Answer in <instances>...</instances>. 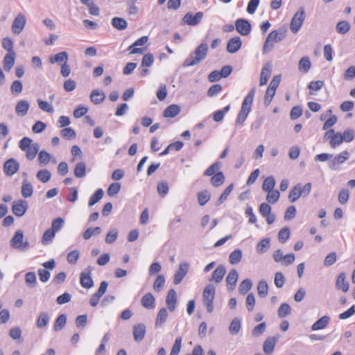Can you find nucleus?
Masks as SVG:
<instances>
[{
  "mask_svg": "<svg viewBox=\"0 0 355 355\" xmlns=\"http://www.w3.org/2000/svg\"><path fill=\"white\" fill-rule=\"evenodd\" d=\"M275 186V180L272 176H269L265 179L262 185L263 191H268L273 190Z\"/></svg>",
  "mask_w": 355,
  "mask_h": 355,
  "instance_id": "48",
  "label": "nucleus"
},
{
  "mask_svg": "<svg viewBox=\"0 0 355 355\" xmlns=\"http://www.w3.org/2000/svg\"><path fill=\"white\" fill-rule=\"evenodd\" d=\"M64 219L61 217H58V218H55L54 220H53L52 223H51V227L50 229L56 233L62 229V227H64Z\"/></svg>",
  "mask_w": 355,
  "mask_h": 355,
  "instance_id": "50",
  "label": "nucleus"
},
{
  "mask_svg": "<svg viewBox=\"0 0 355 355\" xmlns=\"http://www.w3.org/2000/svg\"><path fill=\"white\" fill-rule=\"evenodd\" d=\"M33 188L32 184L26 180H24L21 186V195L24 198H29L32 196Z\"/></svg>",
  "mask_w": 355,
  "mask_h": 355,
  "instance_id": "36",
  "label": "nucleus"
},
{
  "mask_svg": "<svg viewBox=\"0 0 355 355\" xmlns=\"http://www.w3.org/2000/svg\"><path fill=\"white\" fill-rule=\"evenodd\" d=\"M15 60V53L11 52L8 53L3 59V68L6 71H9L14 66Z\"/></svg>",
  "mask_w": 355,
  "mask_h": 355,
  "instance_id": "29",
  "label": "nucleus"
},
{
  "mask_svg": "<svg viewBox=\"0 0 355 355\" xmlns=\"http://www.w3.org/2000/svg\"><path fill=\"white\" fill-rule=\"evenodd\" d=\"M241 44L242 42L239 37H232L227 42V51L230 53H234L240 49Z\"/></svg>",
  "mask_w": 355,
  "mask_h": 355,
  "instance_id": "19",
  "label": "nucleus"
},
{
  "mask_svg": "<svg viewBox=\"0 0 355 355\" xmlns=\"http://www.w3.org/2000/svg\"><path fill=\"white\" fill-rule=\"evenodd\" d=\"M275 343L276 339L274 337H270L265 340L263 343V352L265 354H270L272 353Z\"/></svg>",
  "mask_w": 355,
  "mask_h": 355,
  "instance_id": "32",
  "label": "nucleus"
},
{
  "mask_svg": "<svg viewBox=\"0 0 355 355\" xmlns=\"http://www.w3.org/2000/svg\"><path fill=\"white\" fill-rule=\"evenodd\" d=\"M225 272L226 270L225 267L223 265H220L213 272L211 278L209 280L219 283L222 281Z\"/></svg>",
  "mask_w": 355,
  "mask_h": 355,
  "instance_id": "27",
  "label": "nucleus"
},
{
  "mask_svg": "<svg viewBox=\"0 0 355 355\" xmlns=\"http://www.w3.org/2000/svg\"><path fill=\"white\" fill-rule=\"evenodd\" d=\"M255 92L256 89L254 87L252 88L243 101L241 110L235 121L236 125H242L244 121L246 120L249 113L251 111Z\"/></svg>",
  "mask_w": 355,
  "mask_h": 355,
  "instance_id": "1",
  "label": "nucleus"
},
{
  "mask_svg": "<svg viewBox=\"0 0 355 355\" xmlns=\"http://www.w3.org/2000/svg\"><path fill=\"white\" fill-rule=\"evenodd\" d=\"M19 148L26 153V157L28 160H33L39 152L40 146L37 142H33V139L24 137L19 142Z\"/></svg>",
  "mask_w": 355,
  "mask_h": 355,
  "instance_id": "3",
  "label": "nucleus"
},
{
  "mask_svg": "<svg viewBox=\"0 0 355 355\" xmlns=\"http://www.w3.org/2000/svg\"><path fill=\"white\" fill-rule=\"evenodd\" d=\"M350 29V25L347 21H339L336 26V30L339 34L344 35Z\"/></svg>",
  "mask_w": 355,
  "mask_h": 355,
  "instance_id": "49",
  "label": "nucleus"
},
{
  "mask_svg": "<svg viewBox=\"0 0 355 355\" xmlns=\"http://www.w3.org/2000/svg\"><path fill=\"white\" fill-rule=\"evenodd\" d=\"M266 200L268 203L274 204L277 202L279 198V192L277 190L268 191Z\"/></svg>",
  "mask_w": 355,
  "mask_h": 355,
  "instance_id": "54",
  "label": "nucleus"
},
{
  "mask_svg": "<svg viewBox=\"0 0 355 355\" xmlns=\"http://www.w3.org/2000/svg\"><path fill=\"white\" fill-rule=\"evenodd\" d=\"M29 107V103L27 101L21 100L17 103L15 107V112L17 114L23 116L27 114Z\"/></svg>",
  "mask_w": 355,
  "mask_h": 355,
  "instance_id": "26",
  "label": "nucleus"
},
{
  "mask_svg": "<svg viewBox=\"0 0 355 355\" xmlns=\"http://www.w3.org/2000/svg\"><path fill=\"white\" fill-rule=\"evenodd\" d=\"M302 196V191H300V184H297L290 191L288 194V199L291 202H294Z\"/></svg>",
  "mask_w": 355,
  "mask_h": 355,
  "instance_id": "31",
  "label": "nucleus"
},
{
  "mask_svg": "<svg viewBox=\"0 0 355 355\" xmlns=\"http://www.w3.org/2000/svg\"><path fill=\"white\" fill-rule=\"evenodd\" d=\"M180 107L176 104H172L168 106L164 111L163 116L166 118H173L180 114Z\"/></svg>",
  "mask_w": 355,
  "mask_h": 355,
  "instance_id": "24",
  "label": "nucleus"
},
{
  "mask_svg": "<svg viewBox=\"0 0 355 355\" xmlns=\"http://www.w3.org/2000/svg\"><path fill=\"white\" fill-rule=\"evenodd\" d=\"M311 61L308 56H304L299 62L298 69L303 73H307L311 68Z\"/></svg>",
  "mask_w": 355,
  "mask_h": 355,
  "instance_id": "35",
  "label": "nucleus"
},
{
  "mask_svg": "<svg viewBox=\"0 0 355 355\" xmlns=\"http://www.w3.org/2000/svg\"><path fill=\"white\" fill-rule=\"evenodd\" d=\"M238 279H239L238 272L235 269H232L229 272V273L226 277V283H227V286L228 291L234 290L236 285V282L238 281Z\"/></svg>",
  "mask_w": 355,
  "mask_h": 355,
  "instance_id": "16",
  "label": "nucleus"
},
{
  "mask_svg": "<svg viewBox=\"0 0 355 355\" xmlns=\"http://www.w3.org/2000/svg\"><path fill=\"white\" fill-rule=\"evenodd\" d=\"M104 195V191L102 189H98L96 192L90 197L88 202V205L92 207L97 203L100 200L102 199Z\"/></svg>",
  "mask_w": 355,
  "mask_h": 355,
  "instance_id": "42",
  "label": "nucleus"
},
{
  "mask_svg": "<svg viewBox=\"0 0 355 355\" xmlns=\"http://www.w3.org/2000/svg\"><path fill=\"white\" fill-rule=\"evenodd\" d=\"M257 293L260 297H266L268 293V286L266 280L261 279L257 285Z\"/></svg>",
  "mask_w": 355,
  "mask_h": 355,
  "instance_id": "34",
  "label": "nucleus"
},
{
  "mask_svg": "<svg viewBox=\"0 0 355 355\" xmlns=\"http://www.w3.org/2000/svg\"><path fill=\"white\" fill-rule=\"evenodd\" d=\"M215 292L216 288L213 284H208L203 291L202 300L209 313L214 310L213 302L215 297Z\"/></svg>",
  "mask_w": 355,
  "mask_h": 355,
  "instance_id": "4",
  "label": "nucleus"
},
{
  "mask_svg": "<svg viewBox=\"0 0 355 355\" xmlns=\"http://www.w3.org/2000/svg\"><path fill=\"white\" fill-rule=\"evenodd\" d=\"M141 303L144 308L152 309L155 306V299L152 293H148L142 297Z\"/></svg>",
  "mask_w": 355,
  "mask_h": 355,
  "instance_id": "22",
  "label": "nucleus"
},
{
  "mask_svg": "<svg viewBox=\"0 0 355 355\" xmlns=\"http://www.w3.org/2000/svg\"><path fill=\"white\" fill-rule=\"evenodd\" d=\"M329 322L330 318L327 315H324L312 324L311 329L313 331L323 329L327 327Z\"/></svg>",
  "mask_w": 355,
  "mask_h": 355,
  "instance_id": "25",
  "label": "nucleus"
},
{
  "mask_svg": "<svg viewBox=\"0 0 355 355\" xmlns=\"http://www.w3.org/2000/svg\"><path fill=\"white\" fill-rule=\"evenodd\" d=\"M252 287V282L250 279H245L242 281L239 287V291L241 294H246Z\"/></svg>",
  "mask_w": 355,
  "mask_h": 355,
  "instance_id": "41",
  "label": "nucleus"
},
{
  "mask_svg": "<svg viewBox=\"0 0 355 355\" xmlns=\"http://www.w3.org/2000/svg\"><path fill=\"white\" fill-rule=\"evenodd\" d=\"M51 159V155L45 150H41L39 153L38 161L40 164H47Z\"/></svg>",
  "mask_w": 355,
  "mask_h": 355,
  "instance_id": "63",
  "label": "nucleus"
},
{
  "mask_svg": "<svg viewBox=\"0 0 355 355\" xmlns=\"http://www.w3.org/2000/svg\"><path fill=\"white\" fill-rule=\"evenodd\" d=\"M234 188V184H231L230 185H229L225 189V191L223 192V193L220 195V196L218 198L217 202H216V205H220L221 204H223L227 198L228 196L230 194V193L232 192V189Z\"/></svg>",
  "mask_w": 355,
  "mask_h": 355,
  "instance_id": "52",
  "label": "nucleus"
},
{
  "mask_svg": "<svg viewBox=\"0 0 355 355\" xmlns=\"http://www.w3.org/2000/svg\"><path fill=\"white\" fill-rule=\"evenodd\" d=\"M189 267V264L187 262L181 263L179 265L178 269L174 275L173 283L175 285L179 284L182 281L188 272Z\"/></svg>",
  "mask_w": 355,
  "mask_h": 355,
  "instance_id": "14",
  "label": "nucleus"
},
{
  "mask_svg": "<svg viewBox=\"0 0 355 355\" xmlns=\"http://www.w3.org/2000/svg\"><path fill=\"white\" fill-rule=\"evenodd\" d=\"M101 232V230L99 227H96L94 228H88L83 233V238L85 240H88L93 235H98Z\"/></svg>",
  "mask_w": 355,
  "mask_h": 355,
  "instance_id": "58",
  "label": "nucleus"
},
{
  "mask_svg": "<svg viewBox=\"0 0 355 355\" xmlns=\"http://www.w3.org/2000/svg\"><path fill=\"white\" fill-rule=\"evenodd\" d=\"M305 19V11L303 7H300L294 14L291 24L290 28L293 33H297L303 25Z\"/></svg>",
  "mask_w": 355,
  "mask_h": 355,
  "instance_id": "7",
  "label": "nucleus"
},
{
  "mask_svg": "<svg viewBox=\"0 0 355 355\" xmlns=\"http://www.w3.org/2000/svg\"><path fill=\"white\" fill-rule=\"evenodd\" d=\"M92 267L88 266L86 270L80 273V283L85 288H90L94 286V282L91 277Z\"/></svg>",
  "mask_w": 355,
  "mask_h": 355,
  "instance_id": "12",
  "label": "nucleus"
},
{
  "mask_svg": "<svg viewBox=\"0 0 355 355\" xmlns=\"http://www.w3.org/2000/svg\"><path fill=\"white\" fill-rule=\"evenodd\" d=\"M165 284V278L162 275H159L153 284V288L155 291L159 292L164 287Z\"/></svg>",
  "mask_w": 355,
  "mask_h": 355,
  "instance_id": "57",
  "label": "nucleus"
},
{
  "mask_svg": "<svg viewBox=\"0 0 355 355\" xmlns=\"http://www.w3.org/2000/svg\"><path fill=\"white\" fill-rule=\"evenodd\" d=\"M55 236V232L49 228L44 232L42 236L41 243L44 245H48L53 242Z\"/></svg>",
  "mask_w": 355,
  "mask_h": 355,
  "instance_id": "30",
  "label": "nucleus"
},
{
  "mask_svg": "<svg viewBox=\"0 0 355 355\" xmlns=\"http://www.w3.org/2000/svg\"><path fill=\"white\" fill-rule=\"evenodd\" d=\"M69 59L68 53L65 51L60 52L54 56L49 58V61L51 64L55 63H67Z\"/></svg>",
  "mask_w": 355,
  "mask_h": 355,
  "instance_id": "28",
  "label": "nucleus"
},
{
  "mask_svg": "<svg viewBox=\"0 0 355 355\" xmlns=\"http://www.w3.org/2000/svg\"><path fill=\"white\" fill-rule=\"evenodd\" d=\"M270 240L269 238H265L261 240L257 245L256 250L257 253L263 254L270 248Z\"/></svg>",
  "mask_w": 355,
  "mask_h": 355,
  "instance_id": "37",
  "label": "nucleus"
},
{
  "mask_svg": "<svg viewBox=\"0 0 355 355\" xmlns=\"http://www.w3.org/2000/svg\"><path fill=\"white\" fill-rule=\"evenodd\" d=\"M80 257L79 251L74 250L68 253L67 260L70 264H75Z\"/></svg>",
  "mask_w": 355,
  "mask_h": 355,
  "instance_id": "64",
  "label": "nucleus"
},
{
  "mask_svg": "<svg viewBox=\"0 0 355 355\" xmlns=\"http://www.w3.org/2000/svg\"><path fill=\"white\" fill-rule=\"evenodd\" d=\"M198 201L200 205L204 206L210 199V193L209 191L204 190L200 191L197 194Z\"/></svg>",
  "mask_w": 355,
  "mask_h": 355,
  "instance_id": "47",
  "label": "nucleus"
},
{
  "mask_svg": "<svg viewBox=\"0 0 355 355\" xmlns=\"http://www.w3.org/2000/svg\"><path fill=\"white\" fill-rule=\"evenodd\" d=\"M105 98V94L103 91L99 89H94L90 94L91 101L95 104L98 105L104 101Z\"/></svg>",
  "mask_w": 355,
  "mask_h": 355,
  "instance_id": "23",
  "label": "nucleus"
},
{
  "mask_svg": "<svg viewBox=\"0 0 355 355\" xmlns=\"http://www.w3.org/2000/svg\"><path fill=\"white\" fill-rule=\"evenodd\" d=\"M242 257V251L240 249H236L232 252L229 257V261L231 264L238 263Z\"/></svg>",
  "mask_w": 355,
  "mask_h": 355,
  "instance_id": "46",
  "label": "nucleus"
},
{
  "mask_svg": "<svg viewBox=\"0 0 355 355\" xmlns=\"http://www.w3.org/2000/svg\"><path fill=\"white\" fill-rule=\"evenodd\" d=\"M67 322V317L64 314L60 315L57 319L55 320V324L53 325V329L55 331H58L62 329Z\"/></svg>",
  "mask_w": 355,
  "mask_h": 355,
  "instance_id": "43",
  "label": "nucleus"
},
{
  "mask_svg": "<svg viewBox=\"0 0 355 355\" xmlns=\"http://www.w3.org/2000/svg\"><path fill=\"white\" fill-rule=\"evenodd\" d=\"M19 168V162L14 158L7 159L3 164V172L7 176L15 174Z\"/></svg>",
  "mask_w": 355,
  "mask_h": 355,
  "instance_id": "10",
  "label": "nucleus"
},
{
  "mask_svg": "<svg viewBox=\"0 0 355 355\" xmlns=\"http://www.w3.org/2000/svg\"><path fill=\"white\" fill-rule=\"evenodd\" d=\"M112 25L117 30L122 31L127 28V21L121 17H114L112 19Z\"/></svg>",
  "mask_w": 355,
  "mask_h": 355,
  "instance_id": "39",
  "label": "nucleus"
},
{
  "mask_svg": "<svg viewBox=\"0 0 355 355\" xmlns=\"http://www.w3.org/2000/svg\"><path fill=\"white\" fill-rule=\"evenodd\" d=\"M241 327V320L236 318L231 322V324L229 327V331L232 335H236Z\"/></svg>",
  "mask_w": 355,
  "mask_h": 355,
  "instance_id": "45",
  "label": "nucleus"
},
{
  "mask_svg": "<svg viewBox=\"0 0 355 355\" xmlns=\"http://www.w3.org/2000/svg\"><path fill=\"white\" fill-rule=\"evenodd\" d=\"M168 317V312L165 308H162L157 315L155 325L156 327L162 326L166 321Z\"/></svg>",
  "mask_w": 355,
  "mask_h": 355,
  "instance_id": "40",
  "label": "nucleus"
},
{
  "mask_svg": "<svg viewBox=\"0 0 355 355\" xmlns=\"http://www.w3.org/2000/svg\"><path fill=\"white\" fill-rule=\"evenodd\" d=\"M49 322V316L46 312H42L39 314L36 321L37 328L42 329L45 327Z\"/></svg>",
  "mask_w": 355,
  "mask_h": 355,
  "instance_id": "33",
  "label": "nucleus"
},
{
  "mask_svg": "<svg viewBox=\"0 0 355 355\" xmlns=\"http://www.w3.org/2000/svg\"><path fill=\"white\" fill-rule=\"evenodd\" d=\"M36 176L42 182L46 183L51 179V174L47 169H42L37 171Z\"/></svg>",
  "mask_w": 355,
  "mask_h": 355,
  "instance_id": "53",
  "label": "nucleus"
},
{
  "mask_svg": "<svg viewBox=\"0 0 355 355\" xmlns=\"http://www.w3.org/2000/svg\"><path fill=\"white\" fill-rule=\"evenodd\" d=\"M154 62V56L151 53L144 55L142 58L141 67H149Z\"/></svg>",
  "mask_w": 355,
  "mask_h": 355,
  "instance_id": "61",
  "label": "nucleus"
},
{
  "mask_svg": "<svg viewBox=\"0 0 355 355\" xmlns=\"http://www.w3.org/2000/svg\"><path fill=\"white\" fill-rule=\"evenodd\" d=\"M349 155L350 154L347 150L342 151L333 157V159L328 164L329 168L333 171L338 170L340 165L349 158Z\"/></svg>",
  "mask_w": 355,
  "mask_h": 355,
  "instance_id": "8",
  "label": "nucleus"
},
{
  "mask_svg": "<svg viewBox=\"0 0 355 355\" xmlns=\"http://www.w3.org/2000/svg\"><path fill=\"white\" fill-rule=\"evenodd\" d=\"M343 142L342 138V134L340 132H336L334 137H332L329 141L330 146L332 148H336L339 146Z\"/></svg>",
  "mask_w": 355,
  "mask_h": 355,
  "instance_id": "56",
  "label": "nucleus"
},
{
  "mask_svg": "<svg viewBox=\"0 0 355 355\" xmlns=\"http://www.w3.org/2000/svg\"><path fill=\"white\" fill-rule=\"evenodd\" d=\"M28 209V203L26 200H19L14 201L12 203V211L13 214L18 217L24 215Z\"/></svg>",
  "mask_w": 355,
  "mask_h": 355,
  "instance_id": "15",
  "label": "nucleus"
},
{
  "mask_svg": "<svg viewBox=\"0 0 355 355\" xmlns=\"http://www.w3.org/2000/svg\"><path fill=\"white\" fill-rule=\"evenodd\" d=\"M182 347V338H176L175 343L172 347L170 355H178Z\"/></svg>",
  "mask_w": 355,
  "mask_h": 355,
  "instance_id": "62",
  "label": "nucleus"
},
{
  "mask_svg": "<svg viewBox=\"0 0 355 355\" xmlns=\"http://www.w3.org/2000/svg\"><path fill=\"white\" fill-rule=\"evenodd\" d=\"M74 175L78 178H84L86 175V164L83 162L77 163L74 169Z\"/></svg>",
  "mask_w": 355,
  "mask_h": 355,
  "instance_id": "38",
  "label": "nucleus"
},
{
  "mask_svg": "<svg viewBox=\"0 0 355 355\" xmlns=\"http://www.w3.org/2000/svg\"><path fill=\"white\" fill-rule=\"evenodd\" d=\"M208 46L205 43L200 44L193 53H191L185 59L183 66L185 67H191L199 64L203 60L207 54Z\"/></svg>",
  "mask_w": 355,
  "mask_h": 355,
  "instance_id": "2",
  "label": "nucleus"
},
{
  "mask_svg": "<svg viewBox=\"0 0 355 355\" xmlns=\"http://www.w3.org/2000/svg\"><path fill=\"white\" fill-rule=\"evenodd\" d=\"M10 245L12 248L21 251H25L30 248L29 242L24 241V233L21 230L15 232V235L10 240Z\"/></svg>",
  "mask_w": 355,
  "mask_h": 355,
  "instance_id": "5",
  "label": "nucleus"
},
{
  "mask_svg": "<svg viewBox=\"0 0 355 355\" xmlns=\"http://www.w3.org/2000/svg\"><path fill=\"white\" fill-rule=\"evenodd\" d=\"M285 37L284 33L278 32L277 31H272L266 37L263 46V53L270 52L273 48L274 42H279Z\"/></svg>",
  "mask_w": 355,
  "mask_h": 355,
  "instance_id": "6",
  "label": "nucleus"
},
{
  "mask_svg": "<svg viewBox=\"0 0 355 355\" xmlns=\"http://www.w3.org/2000/svg\"><path fill=\"white\" fill-rule=\"evenodd\" d=\"M272 71V66L270 63H266L262 68L260 75V81L259 85L260 86L265 85L269 77L270 76Z\"/></svg>",
  "mask_w": 355,
  "mask_h": 355,
  "instance_id": "20",
  "label": "nucleus"
},
{
  "mask_svg": "<svg viewBox=\"0 0 355 355\" xmlns=\"http://www.w3.org/2000/svg\"><path fill=\"white\" fill-rule=\"evenodd\" d=\"M203 17V12H198L194 15L191 12H187L182 21L184 24H187L189 26H196L198 25L202 20Z\"/></svg>",
  "mask_w": 355,
  "mask_h": 355,
  "instance_id": "13",
  "label": "nucleus"
},
{
  "mask_svg": "<svg viewBox=\"0 0 355 355\" xmlns=\"http://www.w3.org/2000/svg\"><path fill=\"white\" fill-rule=\"evenodd\" d=\"M61 136L67 139H72L76 137V132L71 128H63L60 132Z\"/></svg>",
  "mask_w": 355,
  "mask_h": 355,
  "instance_id": "60",
  "label": "nucleus"
},
{
  "mask_svg": "<svg viewBox=\"0 0 355 355\" xmlns=\"http://www.w3.org/2000/svg\"><path fill=\"white\" fill-rule=\"evenodd\" d=\"M235 28L240 35L247 36L251 32V24L247 19H238L235 21Z\"/></svg>",
  "mask_w": 355,
  "mask_h": 355,
  "instance_id": "11",
  "label": "nucleus"
},
{
  "mask_svg": "<svg viewBox=\"0 0 355 355\" xmlns=\"http://www.w3.org/2000/svg\"><path fill=\"white\" fill-rule=\"evenodd\" d=\"M166 304L170 311H174L177 304V294L174 289H170L168 292Z\"/></svg>",
  "mask_w": 355,
  "mask_h": 355,
  "instance_id": "18",
  "label": "nucleus"
},
{
  "mask_svg": "<svg viewBox=\"0 0 355 355\" xmlns=\"http://www.w3.org/2000/svg\"><path fill=\"white\" fill-rule=\"evenodd\" d=\"M146 334V326L144 324H138L133 327V336L136 342L141 341Z\"/></svg>",
  "mask_w": 355,
  "mask_h": 355,
  "instance_id": "21",
  "label": "nucleus"
},
{
  "mask_svg": "<svg viewBox=\"0 0 355 355\" xmlns=\"http://www.w3.org/2000/svg\"><path fill=\"white\" fill-rule=\"evenodd\" d=\"M225 181V176L222 172H218L211 178V183L214 187H218L222 185Z\"/></svg>",
  "mask_w": 355,
  "mask_h": 355,
  "instance_id": "44",
  "label": "nucleus"
},
{
  "mask_svg": "<svg viewBox=\"0 0 355 355\" xmlns=\"http://www.w3.org/2000/svg\"><path fill=\"white\" fill-rule=\"evenodd\" d=\"M290 237V230L288 227H284L278 233V239L279 242L284 243Z\"/></svg>",
  "mask_w": 355,
  "mask_h": 355,
  "instance_id": "59",
  "label": "nucleus"
},
{
  "mask_svg": "<svg viewBox=\"0 0 355 355\" xmlns=\"http://www.w3.org/2000/svg\"><path fill=\"white\" fill-rule=\"evenodd\" d=\"M349 282L346 281V274L343 272H340L336 279V289L341 290L344 293H346L349 290Z\"/></svg>",
  "mask_w": 355,
  "mask_h": 355,
  "instance_id": "17",
  "label": "nucleus"
},
{
  "mask_svg": "<svg viewBox=\"0 0 355 355\" xmlns=\"http://www.w3.org/2000/svg\"><path fill=\"white\" fill-rule=\"evenodd\" d=\"M26 24V17L23 13H18L15 17L11 30L14 35H19L24 30Z\"/></svg>",
  "mask_w": 355,
  "mask_h": 355,
  "instance_id": "9",
  "label": "nucleus"
},
{
  "mask_svg": "<svg viewBox=\"0 0 355 355\" xmlns=\"http://www.w3.org/2000/svg\"><path fill=\"white\" fill-rule=\"evenodd\" d=\"M37 101L40 110L48 113H53L54 112L53 106L51 104L42 99H37Z\"/></svg>",
  "mask_w": 355,
  "mask_h": 355,
  "instance_id": "55",
  "label": "nucleus"
},
{
  "mask_svg": "<svg viewBox=\"0 0 355 355\" xmlns=\"http://www.w3.org/2000/svg\"><path fill=\"white\" fill-rule=\"evenodd\" d=\"M291 313V308L287 303H282L278 309V316L281 318H285Z\"/></svg>",
  "mask_w": 355,
  "mask_h": 355,
  "instance_id": "51",
  "label": "nucleus"
}]
</instances>
